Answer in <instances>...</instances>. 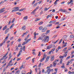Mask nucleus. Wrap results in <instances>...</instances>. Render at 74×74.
Wrapping results in <instances>:
<instances>
[{"instance_id": "nucleus-18", "label": "nucleus", "mask_w": 74, "mask_h": 74, "mask_svg": "<svg viewBox=\"0 0 74 74\" xmlns=\"http://www.w3.org/2000/svg\"><path fill=\"white\" fill-rule=\"evenodd\" d=\"M49 8H50V7H49L47 9V8L46 7L44 10V11H47V10H49Z\"/></svg>"}, {"instance_id": "nucleus-51", "label": "nucleus", "mask_w": 74, "mask_h": 74, "mask_svg": "<svg viewBox=\"0 0 74 74\" xmlns=\"http://www.w3.org/2000/svg\"><path fill=\"white\" fill-rule=\"evenodd\" d=\"M55 50V48L52 49L51 50V51H52V52H53V51H54Z\"/></svg>"}, {"instance_id": "nucleus-11", "label": "nucleus", "mask_w": 74, "mask_h": 74, "mask_svg": "<svg viewBox=\"0 0 74 74\" xmlns=\"http://www.w3.org/2000/svg\"><path fill=\"white\" fill-rule=\"evenodd\" d=\"M27 43V41H24L22 45H25V44H26Z\"/></svg>"}, {"instance_id": "nucleus-56", "label": "nucleus", "mask_w": 74, "mask_h": 74, "mask_svg": "<svg viewBox=\"0 0 74 74\" xmlns=\"http://www.w3.org/2000/svg\"><path fill=\"white\" fill-rule=\"evenodd\" d=\"M35 2H36V1L34 0L33 2L32 3V4H34V3H35Z\"/></svg>"}, {"instance_id": "nucleus-61", "label": "nucleus", "mask_w": 74, "mask_h": 74, "mask_svg": "<svg viewBox=\"0 0 74 74\" xmlns=\"http://www.w3.org/2000/svg\"><path fill=\"white\" fill-rule=\"evenodd\" d=\"M55 23V25H58V24H59V22L56 23Z\"/></svg>"}, {"instance_id": "nucleus-41", "label": "nucleus", "mask_w": 74, "mask_h": 74, "mask_svg": "<svg viewBox=\"0 0 74 74\" xmlns=\"http://www.w3.org/2000/svg\"><path fill=\"white\" fill-rule=\"evenodd\" d=\"M4 3V1H2L0 3V5H1V4H3Z\"/></svg>"}, {"instance_id": "nucleus-13", "label": "nucleus", "mask_w": 74, "mask_h": 74, "mask_svg": "<svg viewBox=\"0 0 74 74\" xmlns=\"http://www.w3.org/2000/svg\"><path fill=\"white\" fill-rule=\"evenodd\" d=\"M22 30H25L26 29V26H23L22 28Z\"/></svg>"}, {"instance_id": "nucleus-57", "label": "nucleus", "mask_w": 74, "mask_h": 74, "mask_svg": "<svg viewBox=\"0 0 74 74\" xmlns=\"http://www.w3.org/2000/svg\"><path fill=\"white\" fill-rule=\"evenodd\" d=\"M13 43H14V41H13L12 42H11L10 45H12V44H13Z\"/></svg>"}, {"instance_id": "nucleus-39", "label": "nucleus", "mask_w": 74, "mask_h": 74, "mask_svg": "<svg viewBox=\"0 0 74 74\" xmlns=\"http://www.w3.org/2000/svg\"><path fill=\"white\" fill-rule=\"evenodd\" d=\"M6 62V60H4V61L2 62V63H5Z\"/></svg>"}, {"instance_id": "nucleus-29", "label": "nucleus", "mask_w": 74, "mask_h": 74, "mask_svg": "<svg viewBox=\"0 0 74 74\" xmlns=\"http://www.w3.org/2000/svg\"><path fill=\"white\" fill-rule=\"evenodd\" d=\"M15 18H14L12 20V23H14V21H15Z\"/></svg>"}, {"instance_id": "nucleus-37", "label": "nucleus", "mask_w": 74, "mask_h": 74, "mask_svg": "<svg viewBox=\"0 0 74 74\" xmlns=\"http://www.w3.org/2000/svg\"><path fill=\"white\" fill-rule=\"evenodd\" d=\"M67 48V47H66L65 48H64V49L63 50V51H66Z\"/></svg>"}, {"instance_id": "nucleus-5", "label": "nucleus", "mask_w": 74, "mask_h": 74, "mask_svg": "<svg viewBox=\"0 0 74 74\" xmlns=\"http://www.w3.org/2000/svg\"><path fill=\"white\" fill-rule=\"evenodd\" d=\"M5 9V8H2L1 10H0V12H1V13H2L3 12H4L5 10H4Z\"/></svg>"}, {"instance_id": "nucleus-20", "label": "nucleus", "mask_w": 74, "mask_h": 74, "mask_svg": "<svg viewBox=\"0 0 74 74\" xmlns=\"http://www.w3.org/2000/svg\"><path fill=\"white\" fill-rule=\"evenodd\" d=\"M70 38H74V36L73 35H71L70 36Z\"/></svg>"}, {"instance_id": "nucleus-8", "label": "nucleus", "mask_w": 74, "mask_h": 74, "mask_svg": "<svg viewBox=\"0 0 74 74\" xmlns=\"http://www.w3.org/2000/svg\"><path fill=\"white\" fill-rule=\"evenodd\" d=\"M52 47V45H51L49 46H48L47 47V49H50V48H51Z\"/></svg>"}, {"instance_id": "nucleus-26", "label": "nucleus", "mask_w": 74, "mask_h": 74, "mask_svg": "<svg viewBox=\"0 0 74 74\" xmlns=\"http://www.w3.org/2000/svg\"><path fill=\"white\" fill-rule=\"evenodd\" d=\"M14 26V24H13L10 26V29H11V28H12V27Z\"/></svg>"}, {"instance_id": "nucleus-2", "label": "nucleus", "mask_w": 74, "mask_h": 74, "mask_svg": "<svg viewBox=\"0 0 74 74\" xmlns=\"http://www.w3.org/2000/svg\"><path fill=\"white\" fill-rule=\"evenodd\" d=\"M38 8H39V6H38L36 8V9H35V10H34L32 12V14H33V15H35V14H36V13H35V12L36 11V10H38Z\"/></svg>"}, {"instance_id": "nucleus-24", "label": "nucleus", "mask_w": 74, "mask_h": 74, "mask_svg": "<svg viewBox=\"0 0 74 74\" xmlns=\"http://www.w3.org/2000/svg\"><path fill=\"white\" fill-rule=\"evenodd\" d=\"M25 49H26V48L25 47V46H24L23 47V50L24 51H25Z\"/></svg>"}, {"instance_id": "nucleus-17", "label": "nucleus", "mask_w": 74, "mask_h": 74, "mask_svg": "<svg viewBox=\"0 0 74 74\" xmlns=\"http://www.w3.org/2000/svg\"><path fill=\"white\" fill-rule=\"evenodd\" d=\"M24 20H26L27 19V16H26L23 18Z\"/></svg>"}, {"instance_id": "nucleus-44", "label": "nucleus", "mask_w": 74, "mask_h": 74, "mask_svg": "<svg viewBox=\"0 0 74 74\" xmlns=\"http://www.w3.org/2000/svg\"><path fill=\"white\" fill-rule=\"evenodd\" d=\"M28 39V38H27V37L26 38H25L24 40L25 41H26V40H27Z\"/></svg>"}, {"instance_id": "nucleus-46", "label": "nucleus", "mask_w": 74, "mask_h": 74, "mask_svg": "<svg viewBox=\"0 0 74 74\" xmlns=\"http://www.w3.org/2000/svg\"><path fill=\"white\" fill-rule=\"evenodd\" d=\"M30 40H31V38H30V39H28L27 40V42H28L29 41H30Z\"/></svg>"}, {"instance_id": "nucleus-1", "label": "nucleus", "mask_w": 74, "mask_h": 74, "mask_svg": "<svg viewBox=\"0 0 74 74\" xmlns=\"http://www.w3.org/2000/svg\"><path fill=\"white\" fill-rule=\"evenodd\" d=\"M47 34H42V37H39L38 40H42V42H48V41H49V36H46ZM43 38H44L43 39Z\"/></svg>"}, {"instance_id": "nucleus-45", "label": "nucleus", "mask_w": 74, "mask_h": 74, "mask_svg": "<svg viewBox=\"0 0 74 74\" xmlns=\"http://www.w3.org/2000/svg\"><path fill=\"white\" fill-rule=\"evenodd\" d=\"M23 10H25V8H23L21 9L19 11H23Z\"/></svg>"}, {"instance_id": "nucleus-3", "label": "nucleus", "mask_w": 74, "mask_h": 74, "mask_svg": "<svg viewBox=\"0 0 74 74\" xmlns=\"http://www.w3.org/2000/svg\"><path fill=\"white\" fill-rule=\"evenodd\" d=\"M51 69L49 68L48 69L47 71V72L48 73V74H50V72H51Z\"/></svg>"}, {"instance_id": "nucleus-16", "label": "nucleus", "mask_w": 74, "mask_h": 74, "mask_svg": "<svg viewBox=\"0 0 74 74\" xmlns=\"http://www.w3.org/2000/svg\"><path fill=\"white\" fill-rule=\"evenodd\" d=\"M7 26L5 25L3 28V30H5L6 29H7Z\"/></svg>"}, {"instance_id": "nucleus-64", "label": "nucleus", "mask_w": 74, "mask_h": 74, "mask_svg": "<svg viewBox=\"0 0 74 74\" xmlns=\"http://www.w3.org/2000/svg\"><path fill=\"white\" fill-rule=\"evenodd\" d=\"M21 46V44H19L18 45V47H20Z\"/></svg>"}, {"instance_id": "nucleus-28", "label": "nucleus", "mask_w": 74, "mask_h": 74, "mask_svg": "<svg viewBox=\"0 0 74 74\" xmlns=\"http://www.w3.org/2000/svg\"><path fill=\"white\" fill-rule=\"evenodd\" d=\"M42 29V26H40L39 27V30H41Z\"/></svg>"}, {"instance_id": "nucleus-43", "label": "nucleus", "mask_w": 74, "mask_h": 74, "mask_svg": "<svg viewBox=\"0 0 74 74\" xmlns=\"http://www.w3.org/2000/svg\"><path fill=\"white\" fill-rule=\"evenodd\" d=\"M54 14H51V15H50V17H52V16H53Z\"/></svg>"}, {"instance_id": "nucleus-15", "label": "nucleus", "mask_w": 74, "mask_h": 74, "mask_svg": "<svg viewBox=\"0 0 74 74\" xmlns=\"http://www.w3.org/2000/svg\"><path fill=\"white\" fill-rule=\"evenodd\" d=\"M47 55L45 54V53H44L43 54V58L45 59L47 57Z\"/></svg>"}, {"instance_id": "nucleus-63", "label": "nucleus", "mask_w": 74, "mask_h": 74, "mask_svg": "<svg viewBox=\"0 0 74 74\" xmlns=\"http://www.w3.org/2000/svg\"><path fill=\"white\" fill-rule=\"evenodd\" d=\"M21 41V39H18V41L19 42V41Z\"/></svg>"}, {"instance_id": "nucleus-36", "label": "nucleus", "mask_w": 74, "mask_h": 74, "mask_svg": "<svg viewBox=\"0 0 74 74\" xmlns=\"http://www.w3.org/2000/svg\"><path fill=\"white\" fill-rule=\"evenodd\" d=\"M39 20H40V19H39L38 18H36L35 19V21H39Z\"/></svg>"}, {"instance_id": "nucleus-60", "label": "nucleus", "mask_w": 74, "mask_h": 74, "mask_svg": "<svg viewBox=\"0 0 74 74\" xmlns=\"http://www.w3.org/2000/svg\"><path fill=\"white\" fill-rule=\"evenodd\" d=\"M70 58V56H68L66 58V59H69Z\"/></svg>"}, {"instance_id": "nucleus-33", "label": "nucleus", "mask_w": 74, "mask_h": 74, "mask_svg": "<svg viewBox=\"0 0 74 74\" xmlns=\"http://www.w3.org/2000/svg\"><path fill=\"white\" fill-rule=\"evenodd\" d=\"M11 53H10V54H9V56H10V57H9V59H11V58L12 57V56H11Z\"/></svg>"}, {"instance_id": "nucleus-23", "label": "nucleus", "mask_w": 74, "mask_h": 74, "mask_svg": "<svg viewBox=\"0 0 74 74\" xmlns=\"http://www.w3.org/2000/svg\"><path fill=\"white\" fill-rule=\"evenodd\" d=\"M65 68V67H64V64L63 63L62 64V65L61 66V68Z\"/></svg>"}, {"instance_id": "nucleus-40", "label": "nucleus", "mask_w": 74, "mask_h": 74, "mask_svg": "<svg viewBox=\"0 0 74 74\" xmlns=\"http://www.w3.org/2000/svg\"><path fill=\"white\" fill-rule=\"evenodd\" d=\"M53 21H50L49 23H53Z\"/></svg>"}, {"instance_id": "nucleus-21", "label": "nucleus", "mask_w": 74, "mask_h": 74, "mask_svg": "<svg viewBox=\"0 0 74 74\" xmlns=\"http://www.w3.org/2000/svg\"><path fill=\"white\" fill-rule=\"evenodd\" d=\"M63 62V60L62 59H61L60 60V64H62Z\"/></svg>"}, {"instance_id": "nucleus-30", "label": "nucleus", "mask_w": 74, "mask_h": 74, "mask_svg": "<svg viewBox=\"0 0 74 74\" xmlns=\"http://www.w3.org/2000/svg\"><path fill=\"white\" fill-rule=\"evenodd\" d=\"M16 14L18 15H21V13L19 12H16Z\"/></svg>"}, {"instance_id": "nucleus-34", "label": "nucleus", "mask_w": 74, "mask_h": 74, "mask_svg": "<svg viewBox=\"0 0 74 74\" xmlns=\"http://www.w3.org/2000/svg\"><path fill=\"white\" fill-rule=\"evenodd\" d=\"M50 31L49 30H48L46 32V34H48V33H49Z\"/></svg>"}, {"instance_id": "nucleus-53", "label": "nucleus", "mask_w": 74, "mask_h": 74, "mask_svg": "<svg viewBox=\"0 0 74 74\" xmlns=\"http://www.w3.org/2000/svg\"><path fill=\"white\" fill-rule=\"evenodd\" d=\"M50 17V15H49L47 16V19H48V18Z\"/></svg>"}, {"instance_id": "nucleus-22", "label": "nucleus", "mask_w": 74, "mask_h": 74, "mask_svg": "<svg viewBox=\"0 0 74 74\" xmlns=\"http://www.w3.org/2000/svg\"><path fill=\"white\" fill-rule=\"evenodd\" d=\"M37 4H38V3H35L33 6V7H36V5H37Z\"/></svg>"}, {"instance_id": "nucleus-25", "label": "nucleus", "mask_w": 74, "mask_h": 74, "mask_svg": "<svg viewBox=\"0 0 74 74\" xmlns=\"http://www.w3.org/2000/svg\"><path fill=\"white\" fill-rule=\"evenodd\" d=\"M34 36H36V35H38V33L36 34V32H34Z\"/></svg>"}, {"instance_id": "nucleus-9", "label": "nucleus", "mask_w": 74, "mask_h": 74, "mask_svg": "<svg viewBox=\"0 0 74 74\" xmlns=\"http://www.w3.org/2000/svg\"><path fill=\"white\" fill-rule=\"evenodd\" d=\"M55 56H52L51 57V61H53V60H54L55 59H54V57Z\"/></svg>"}, {"instance_id": "nucleus-14", "label": "nucleus", "mask_w": 74, "mask_h": 74, "mask_svg": "<svg viewBox=\"0 0 74 74\" xmlns=\"http://www.w3.org/2000/svg\"><path fill=\"white\" fill-rule=\"evenodd\" d=\"M9 29H10L8 28V29H7V30H5V34H7V33H8V31H9Z\"/></svg>"}, {"instance_id": "nucleus-49", "label": "nucleus", "mask_w": 74, "mask_h": 74, "mask_svg": "<svg viewBox=\"0 0 74 74\" xmlns=\"http://www.w3.org/2000/svg\"><path fill=\"white\" fill-rule=\"evenodd\" d=\"M59 50V49H56V53H57L58 51Z\"/></svg>"}, {"instance_id": "nucleus-55", "label": "nucleus", "mask_w": 74, "mask_h": 74, "mask_svg": "<svg viewBox=\"0 0 74 74\" xmlns=\"http://www.w3.org/2000/svg\"><path fill=\"white\" fill-rule=\"evenodd\" d=\"M67 45H66V44H64L63 46L64 47H66Z\"/></svg>"}, {"instance_id": "nucleus-50", "label": "nucleus", "mask_w": 74, "mask_h": 74, "mask_svg": "<svg viewBox=\"0 0 74 74\" xmlns=\"http://www.w3.org/2000/svg\"><path fill=\"white\" fill-rule=\"evenodd\" d=\"M42 3V1H40L39 2H38V4H41Z\"/></svg>"}, {"instance_id": "nucleus-52", "label": "nucleus", "mask_w": 74, "mask_h": 74, "mask_svg": "<svg viewBox=\"0 0 74 74\" xmlns=\"http://www.w3.org/2000/svg\"><path fill=\"white\" fill-rule=\"evenodd\" d=\"M5 57H6V56H4L2 58V59H4L5 58Z\"/></svg>"}, {"instance_id": "nucleus-6", "label": "nucleus", "mask_w": 74, "mask_h": 74, "mask_svg": "<svg viewBox=\"0 0 74 74\" xmlns=\"http://www.w3.org/2000/svg\"><path fill=\"white\" fill-rule=\"evenodd\" d=\"M14 9L15 10V11H17L19 10V9L18 7H15L14 8Z\"/></svg>"}, {"instance_id": "nucleus-38", "label": "nucleus", "mask_w": 74, "mask_h": 74, "mask_svg": "<svg viewBox=\"0 0 74 74\" xmlns=\"http://www.w3.org/2000/svg\"><path fill=\"white\" fill-rule=\"evenodd\" d=\"M64 58V56H59V58H62V59H63V58Z\"/></svg>"}, {"instance_id": "nucleus-58", "label": "nucleus", "mask_w": 74, "mask_h": 74, "mask_svg": "<svg viewBox=\"0 0 74 74\" xmlns=\"http://www.w3.org/2000/svg\"><path fill=\"white\" fill-rule=\"evenodd\" d=\"M20 55L21 53H19L17 55V57H19V55Z\"/></svg>"}, {"instance_id": "nucleus-47", "label": "nucleus", "mask_w": 74, "mask_h": 74, "mask_svg": "<svg viewBox=\"0 0 74 74\" xmlns=\"http://www.w3.org/2000/svg\"><path fill=\"white\" fill-rule=\"evenodd\" d=\"M30 56H29V57H27L26 59V60H28V59H30Z\"/></svg>"}, {"instance_id": "nucleus-42", "label": "nucleus", "mask_w": 74, "mask_h": 74, "mask_svg": "<svg viewBox=\"0 0 74 74\" xmlns=\"http://www.w3.org/2000/svg\"><path fill=\"white\" fill-rule=\"evenodd\" d=\"M23 65H21V66L20 67V69H22V68H23Z\"/></svg>"}, {"instance_id": "nucleus-27", "label": "nucleus", "mask_w": 74, "mask_h": 74, "mask_svg": "<svg viewBox=\"0 0 74 74\" xmlns=\"http://www.w3.org/2000/svg\"><path fill=\"white\" fill-rule=\"evenodd\" d=\"M42 23H43V22L42 21L40 22L39 23L38 25H42Z\"/></svg>"}, {"instance_id": "nucleus-54", "label": "nucleus", "mask_w": 74, "mask_h": 74, "mask_svg": "<svg viewBox=\"0 0 74 74\" xmlns=\"http://www.w3.org/2000/svg\"><path fill=\"white\" fill-rule=\"evenodd\" d=\"M9 64V65L10 66H12V65H13V64Z\"/></svg>"}, {"instance_id": "nucleus-35", "label": "nucleus", "mask_w": 74, "mask_h": 74, "mask_svg": "<svg viewBox=\"0 0 74 74\" xmlns=\"http://www.w3.org/2000/svg\"><path fill=\"white\" fill-rule=\"evenodd\" d=\"M41 63H40L39 64L38 66L39 67H41Z\"/></svg>"}, {"instance_id": "nucleus-62", "label": "nucleus", "mask_w": 74, "mask_h": 74, "mask_svg": "<svg viewBox=\"0 0 74 74\" xmlns=\"http://www.w3.org/2000/svg\"><path fill=\"white\" fill-rule=\"evenodd\" d=\"M12 60H11L9 62V63H8V64H10L11 63V62H12Z\"/></svg>"}, {"instance_id": "nucleus-48", "label": "nucleus", "mask_w": 74, "mask_h": 74, "mask_svg": "<svg viewBox=\"0 0 74 74\" xmlns=\"http://www.w3.org/2000/svg\"><path fill=\"white\" fill-rule=\"evenodd\" d=\"M59 39H58V40H57L56 41V42L54 43V44H56V42H58L59 41Z\"/></svg>"}, {"instance_id": "nucleus-10", "label": "nucleus", "mask_w": 74, "mask_h": 74, "mask_svg": "<svg viewBox=\"0 0 74 74\" xmlns=\"http://www.w3.org/2000/svg\"><path fill=\"white\" fill-rule=\"evenodd\" d=\"M56 61H55L54 62H53V66H54V67H55L56 66Z\"/></svg>"}, {"instance_id": "nucleus-59", "label": "nucleus", "mask_w": 74, "mask_h": 74, "mask_svg": "<svg viewBox=\"0 0 74 74\" xmlns=\"http://www.w3.org/2000/svg\"><path fill=\"white\" fill-rule=\"evenodd\" d=\"M5 42V41H4L2 43V44L3 45V44H4Z\"/></svg>"}, {"instance_id": "nucleus-7", "label": "nucleus", "mask_w": 74, "mask_h": 74, "mask_svg": "<svg viewBox=\"0 0 74 74\" xmlns=\"http://www.w3.org/2000/svg\"><path fill=\"white\" fill-rule=\"evenodd\" d=\"M49 58H50V57L49 58V56H47V57L46 59V60L45 62H48V60H49Z\"/></svg>"}, {"instance_id": "nucleus-32", "label": "nucleus", "mask_w": 74, "mask_h": 74, "mask_svg": "<svg viewBox=\"0 0 74 74\" xmlns=\"http://www.w3.org/2000/svg\"><path fill=\"white\" fill-rule=\"evenodd\" d=\"M52 24H48L47 25V26H48V27H50V26H52Z\"/></svg>"}, {"instance_id": "nucleus-31", "label": "nucleus", "mask_w": 74, "mask_h": 74, "mask_svg": "<svg viewBox=\"0 0 74 74\" xmlns=\"http://www.w3.org/2000/svg\"><path fill=\"white\" fill-rule=\"evenodd\" d=\"M45 58H42V59H41V60L40 61V62H42L44 60V59Z\"/></svg>"}, {"instance_id": "nucleus-19", "label": "nucleus", "mask_w": 74, "mask_h": 74, "mask_svg": "<svg viewBox=\"0 0 74 74\" xmlns=\"http://www.w3.org/2000/svg\"><path fill=\"white\" fill-rule=\"evenodd\" d=\"M20 73V70H18L16 71L15 73V74H17V73Z\"/></svg>"}, {"instance_id": "nucleus-12", "label": "nucleus", "mask_w": 74, "mask_h": 74, "mask_svg": "<svg viewBox=\"0 0 74 74\" xmlns=\"http://www.w3.org/2000/svg\"><path fill=\"white\" fill-rule=\"evenodd\" d=\"M73 0H71L70 1V2H68L67 3L68 4H71V3L73 2Z\"/></svg>"}, {"instance_id": "nucleus-4", "label": "nucleus", "mask_w": 74, "mask_h": 74, "mask_svg": "<svg viewBox=\"0 0 74 74\" xmlns=\"http://www.w3.org/2000/svg\"><path fill=\"white\" fill-rule=\"evenodd\" d=\"M47 27H44L42 29V32H45V31L47 30Z\"/></svg>"}]
</instances>
